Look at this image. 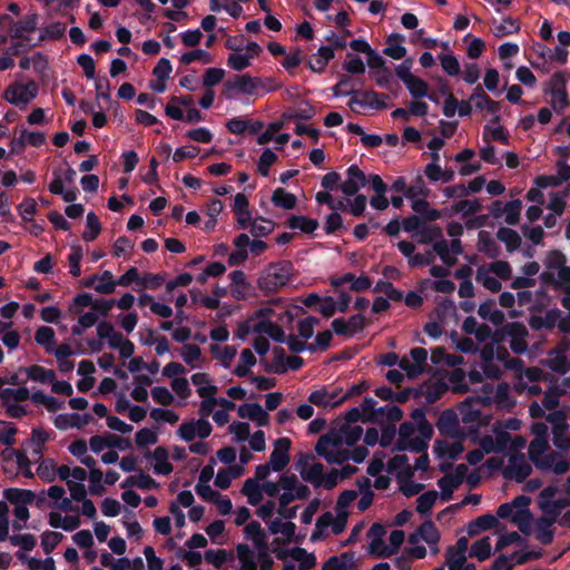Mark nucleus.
Here are the masks:
<instances>
[{
  "mask_svg": "<svg viewBox=\"0 0 570 570\" xmlns=\"http://www.w3.org/2000/svg\"><path fill=\"white\" fill-rule=\"evenodd\" d=\"M532 473L531 465L525 461L522 454H515L510 458V464L504 471V478L514 479L522 483Z\"/></svg>",
  "mask_w": 570,
  "mask_h": 570,
  "instance_id": "obj_8",
  "label": "nucleus"
},
{
  "mask_svg": "<svg viewBox=\"0 0 570 570\" xmlns=\"http://www.w3.org/2000/svg\"><path fill=\"white\" fill-rule=\"evenodd\" d=\"M272 203L278 208L291 210L296 207L297 198L294 194L278 187L273 191Z\"/></svg>",
  "mask_w": 570,
  "mask_h": 570,
  "instance_id": "obj_24",
  "label": "nucleus"
},
{
  "mask_svg": "<svg viewBox=\"0 0 570 570\" xmlns=\"http://www.w3.org/2000/svg\"><path fill=\"white\" fill-rule=\"evenodd\" d=\"M225 76V70L222 68H208L206 69L204 77H203V83L207 88H212L216 85H218Z\"/></svg>",
  "mask_w": 570,
  "mask_h": 570,
  "instance_id": "obj_64",
  "label": "nucleus"
},
{
  "mask_svg": "<svg viewBox=\"0 0 570 570\" xmlns=\"http://www.w3.org/2000/svg\"><path fill=\"white\" fill-rule=\"evenodd\" d=\"M274 362L272 364L265 363V371L268 373L284 374L286 373V353L283 347L275 346L273 348Z\"/></svg>",
  "mask_w": 570,
  "mask_h": 570,
  "instance_id": "obj_34",
  "label": "nucleus"
},
{
  "mask_svg": "<svg viewBox=\"0 0 570 570\" xmlns=\"http://www.w3.org/2000/svg\"><path fill=\"white\" fill-rule=\"evenodd\" d=\"M405 534L402 530H393L390 534V546H386V550L383 552V558H389L399 552Z\"/></svg>",
  "mask_w": 570,
  "mask_h": 570,
  "instance_id": "obj_54",
  "label": "nucleus"
},
{
  "mask_svg": "<svg viewBox=\"0 0 570 570\" xmlns=\"http://www.w3.org/2000/svg\"><path fill=\"white\" fill-rule=\"evenodd\" d=\"M39 14L33 12L26 14L19 21L12 22V28H9V35L12 39H19L23 41H30L27 33H31L38 29Z\"/></svg>",
  "mask_w": 570,
  "mask_h": 570,
  "instance_id": "obj_4",
  "label": "nucleus"
},
{
  "mask_svg": "<svg viewBox=\"0 0 570 570\" xmlns=\"http://www.w3.org/2000/svg\"><path fill=\"white\" fill-rule=\"evenodd\" d=\"M520 31V24L517 20L511 17L503 19V23L495 27L494 35L498 38H502L508 35L518 33Z\"/></svg>",
  "mask_w": 570,
  "mask_h": 570,
  "instance_id": "obj_61",
  "label": "nucleus"
},
{
  "mask_svg": "<svg viewBox=\"0 0 570 570\" xmlns=\"http://www.w3.org/2000/svg\"><path fill=\"white\" fill-rule=\"evenodd\" d=\"M180 355L187 365L195 367V362L200 358L202 350L195 344H184Z\"/></svg>",
  "mask_w": 570,
  "mask_h": 570,
  "instance_id": "obj_59",
  "label": "nucleus"
},
{
  "mask_svg": "<svg viewBox=\"0 0 570 570\" xmlns=\"http://www.w3.org/2000/svg\"><path fill=\"white\" fill-rule=\"evenodd\" d=\"M268 530L273 534L282 533L286 537L287 541H291L296 531V524L292 521L283 522L282 519L276 518L268 524Z\"/></svg>",
  "mask_w": 570,
  "mask_h": 570,
  "instance_id": "obj_37",
  "label": "nucleus"
},
{
  "mask_svg": "<svg viewBox=\"0 0 570 570\" xmlns=\"http://www.w3.org/2000/svg\"><path fill=\"white\" fill-rule=\"evenodd\" d=\"M560 317L561 311L558 308H551L547 311L544 316L532 315L529 320V325L534 331H540L542 328L553 330Z\"/></svg>",
  "mask_w": 570,
  "mask_h": 570,
  "instance_id": "obj_13",
  "label": "nucleus"
},
{
  "mask_svg": "<svg viewBox=\"0 0 570 570\" xmlns=\"http://www.w3.org/2000/svg\"><path fill=\"white\" fill-rule=\"evenodd\" d=\"M476 281L481 283L488 291L492 293L500 292L502 285L500 281L491 275H488L485 272H483L481 268L476 272Z\"/></svg>",
  "mask_w": 570,
  "mask_h": 570,
  "instance_id": "obj_63",
  "label": "nucleus"
},
{
  "mask_svg": "<svg viewBox=\"0 0 570 570\" xmlns=\"http://www.w3.org/2000/svg\"><path fill=\"white\" fill-rule=\"evenodd\" d=\"M292 441L288 438L277 439L274 444V450L269 455V465L275 472L283 471L288 464L291 458L288 451L291 449Z\"/></svg>",
  "mask_w": 570,
  "mask_h": 570,
  "instance_id": "obj_5",
  "label": "nucleus"
},
{
  "mask_svg": "<svg viewBox=\"0 0 570 570\" xmlns=\"http://www.w3.org/2000/svg\"><path fill=\"white\" fill-rule=\"evenodd\" d=\"M554 519L549 518L548 515H542L535 521V539L543 546H549L553 542L554 539V530L552 525L554 524Z\"/></svg>",
  "mask_w": 570,
  "mask_h": 570,
  "instance_id": "obj_11",
  "label": "nucleus"
},
{
  "mask_svg": "<svg viewBox=\"0 0 570 570\" xmlns=\"http://www.w3.org/2000/svg\"><path fill=\"white\" fill-rule=\"evenodd\" d=\"M341 443L342 436L337 432H330L318 439L315 451L317 455L325 459V455L330 452L328 446H338Z\"/></svg>",
  "mask_w": 570,
  "mask_h": 570,
  "instance_id": "obj_28",
  "label": "nucleus"
},
{
  "mask_svg": "<svg viewBox=\"0 0 570 570\" xmlns=\"http://www.w3.org/2000/svg\"><path fill=\"white\" fill-rule=\"evenodd\" d=\"M438 485L441 489V500L448 502L453 498V491L460 487L452 479V474H445L438 480Z\"/></svg>",
  "mask_w": 570,
  "mask_h": 570,
  "instance_id": "obj_48",
  "label": "nucleus"
},
{
  "mask_svg": "<svg viewBox=\"0 0 570 570\" xmlns=\"http://www.w3.org/2000/svg\"><path fill=\"white\" fill-rule=\"evenodd\" d=\"M497 238L505 245L509 253L515 252L522 242L520 235L510 227H500L497 232Z\"/></svg>",
  "mask_w": 570,
  "mask_h": 570,
  "instance_id": "obj_20",
  "label": "nucleus"
},
{
  "mask_svg": "<svg viewBox=\"0 0 570 570\" xmlns=\"http://www.w3.org/2000/svg\"><path fill=\"white\" fill-rule=\"evenodd\" d=\"M505 333L510 341V348L515 354H523L528 348V343L524 337L528 335L527 327L520 322H511L505 324Z\"/></svg>",
  "mask_w": 570,
  "mask_h": 570,
  "instance_id": "obj_6",
  "label": "nucleus"
},
{
  "mask_svg": "<svg viewBox=\"0 0 570 570\" xmlns=\"http://www.w3.org/2000/svg\"><path fill=\"white\" fill-rule=\"evenodd\" d=\"M470 101H474V106L479 110L487 109L494 117L491 119L492 124H499L501 117L498 115L500 110V102L494 101L488 96L481 86H478L473 94L470 96Z\"/></svg>",
  "mask_w": 570,
  "mask_h": 570,
  "instance_id": "obj_7",
  "label": "nucleus"
},
{
  "mask_svg": "<svg viewBox=\"0 0 570 570\" xmlns=\"http://www.w3.org/2000/svg\"><path fill=\"white\" fill-rule=\"evenodd\" d=\"M332 340L333 334L330 330L320 332L315 337V342L308 344V351L312 353L316 352L317 350L325 352L330 348Z\"/></svg>",
  "mask_w": 570,
  "mask_h": 570,
  "instance_id": "obj_53",
  "label": "nucleus"
},
{
  "mask_svg": "<svg viewBox=\"0 0 570 570\" xmlns=\"http://www.w3.org/2000/svg\"><path fill=\"white\" fill-rule=\"evenodd\" d=\"M567 78L566 72L557 71L552 75L549 82V92L552 98H557L558 92H567L566 91Z\"/></svg>",
  "mask_w": 570,
  "mask_h": 570,
  "instance_id": "obj_56",
  "label": "nucleus"
},
{
  "mask_svg": "<svg viewBox=\"0 0 570 570\" xmlns=\"http://www.w3.org/2000/svg\"><path fill=\"white\" fill-rule=\"evenodd\" d=\"M405 37L401 33H391L387 39V46L383 49V53L395 60L403 59L406 56V48L402 45H393V42H403Z\"/></svg>",
  "mask_w": 570,
  "mask_h": 570,
  "instance_id": "obj_17",
  "label": "nucleus"
},
{
  "mask_svg": "<svg viewBox=\"0 0 570 570\" xmlns=\"http://www.w3.org/2000/svg\"><path fill=\"white\" fill-rule=\"evenodd\" d=\"M242 493L247 497L250 505H257L263 500L262 487L254 479H247L242 488Z\"/></svg>",
  "mask_w": 570,
  "mask_h": 570,
  "instance_id": "obj_31",
  "label": "nucleus"
},
{
  "mask_svg": "<svg viewBox=\"0 0 570 570\" xmlns=\"http://www.w3.org/2000/svg\"><path fill=\"white\" fill-rule=\"evenodd\" d=\"M86 220V230L82 233V238L86 242H94L101 232V224L94 212L88 213Z\"/></svg>",
  "mask_w": 570,
  "mask_h": 570,
  "instance_id": "obj_39",
  "label": "nucleus"
},
{
  "mask_svg": "<svg viewBox=\"0 0 570 570\" xmlns=\"http://www.w3.org/2000/svg\"><path fill=\"white\" fill-rule=\"evenodd\" d=\"M570 507V498H559L554 501H543L539 502V508L543 511L546 515L549 518H553L554 522H557L558 517L561 514V511L566 508Z\"/></svg>",
  "mask_w": 570,
  "mask_h": 570,
  "instance_id": "obj_19",
  "label": "nucleus"
},
{
  "mask_svg": "<svg viewBox=\"0 0 570 570\" xmlns=\"http://www.w3.org/2000/svg\"><path fill=\"white\" fill-rule=\"evenodd\" d=\"M89 493L91 495H102L105 493V488L102 485L104 473L101 470H92L89 471Z\"/></svg>",
  "mask_w": 570,
  "mask_h": 570,
  "instance_id": "obj_57",
  "label": "nucleus"
},
{
  "mask_svg": "<svg viewBox=\"0 0 570 570\" xmlns=\"http://www.w3.org/2000/svg\"><path fill=\"white\" fill-rule=\"evenodd\" d=\"M438 499V492L430 490L421 494L416 500V511L422 515H429Z\"/></svg>",
  "mask_w": 570,
  "mask_h": 570,
  "instance_id": "obj_40",
  "label": "nucleus"
},
{
  "mask_svg": "<svg viewBox=\"0 0 570 570\" xmlns=\"http://www.w3.org/2000/svg\"><path fill=\"white\" fill-rule=\"evenodd\" d=\"M522 209V202L520 199H512L505 204V217L504 222L509 226H515L519 224L520 214Z\"/></svg>",
  "mask_w": 570,
  "mask_h": 570,
  "instance_id": "obj_44",
  "label": "nucleus"
},
{
  "mask_svg": "<svg viewBox=\"0 0 570 570\" xmlns=\"http://www.w3.org/2000/svg\"><path fill=\"white\" fill-rule=\"evenodd\" d=\"M263 87V81L259 78L252 77L248 73L235 76L234 79H228L224 82L223 96L226 99H232L228 94L232 90H236L246 95H254L255 90Z\"/></svg>",
  "mask_w": 570,
  "mask_h": 570,
  "instance_id": "obj_3",
  "label": "nucleus"
},
{
  "mask_svg": "<svg viewBox=\"0 0 570 570\" xmlns=\"http://www.w3.org/2000/svg\"><path fill=\"white\" fill-rule=\"evenodd\" d=\"M3 497L14 505H28L35 501L36 494L31 490L9 488L3 491Z\"/></svg>",
  "mask_w": 570,
  "mask_h": 570,
  "instance_id": "obj_15",
  "label": "nucleus"
},
{
  "mask_svg": "<svg viewBox=\"0 0 570 570\" xmlns=\"http://www.w3.org/2000/svg\"><path fill=\"white\" fill-rule=\"evenodd\" d=\"M433 250L440 256L442 262L448 266H453L456 263V258L450 255V246L445 239H440L434 243Z\"/></svg>",
  "mask_w": 570,
  "mask_h": 570,
  "instance_id": "obj_55",
  "label": "nucleus"
},
{
  "mask_svg": "<svg viewBox=\"0 0 570 570\" xmlns=\"http://www.w3.org/2000/svg\"><path fill=\"white\" fill-rule=\"evenodd\" d=\"M412 209L420 214L423 222H434L441 217V213L438 209L430 208V204L425 199L413 200Z\"/></svg>",
  "mask_w": 570,
  "mask_h": 570,
  "instance_id": "obj_30",
  "label": "nucleus"
},
{
  "mask_svg": "<svg viewBox=\"0 0 570 570\" xmlns=\"http://www.w3.org/2000/svg\"><path fill=\"white\" fill-rule=\"evenodd\" d=\"M403 83L405 85V87L407 88L413 98L419 99L429 96L428 83L423 79L414 75Z\"/></svg>",
  "mask_w": 570,
  "mask_h": 570,
  "instance_id": "obj_38",
  "label": "nucleus"
},
{
  "mask_svg": "<svg viewBox=\"0 0 570 570\" xmlns=\"http://www.w3.org/2000/svg\"><path fill=\"white\" fill-rule=\"evenodd\" d=\"M37 344L45 347L46 352L51 354L56 344L55 331L49 326H40L35 334Z\"/></svg>",
  "mask_w": 570,
  "mask_h": 570,
  "instance_id": "obj_32",
  "label": "nucleus"
},
{
  "mask_svg": "<svg viewBox=\"0 0 570 570\" xmlns=\"http://www.w3.org/2000/svg\"><path fill=\"white\" fill-rule=\"evenodd\" d=\"M63 539V534L57 531H45L41 535V547L45 553H51Z\"/></svg>",
  "mask_w": 570,
  "mask_h": 570,
  "instance_id": "obj_49",
  "label": "nucleus"
},
{
  "mask_svg": "<svg viewBox=\"0 0 570 570\" xmlns=\"http://www.w3.org/2000/svg\"><path fill=\"white\" fill-rule=\"evenodd\" d=\"M66 24L63 22L57 21L48 24L47 27L41 29L39 35L38 43L47 41V40H59L65 36Z\"/></svg>",
  "mask_w": 570,
  "mask_h": 570,
  "instance_id": "obj_33",
  "label": "nucleus"
},
{
  "mask_svg": "<svg viewBox=\"0 0 570 570\" xmlns=\"http://www.w3.org/2000/svg\"><path fill=\"white\" fill-rule=\"evenodd\" d=\"M18 212L24 222H32L37 214V203L33 198L26 197L19 205Z\"/></svg>",
  "mask_w": 570,
  "mask_h": 570,
  "instance_id": "obj_58",
  "label": "nucleus"
},
{
  "mask_svg": "<svg viewBox=\"0 0 570 570\" xmlns=\"http://www.w3.org/2000/svg\"><path fill=\"white\" fill-rule=\"evenodd\" d=\"M236 551L240 562V570H257L254 551L246 543L237 544Z\"/></svg>",
  "mask_w": 570,
  "mask_h": 570,
  "instance_id": "obj_27",
  "label": "nucleus"
},
{
  "mask_svg": "<svg viewBox=\"0 0 570 570\" xmlns=\"http://www.w3.org/2000/svg\"><path fill=\"white\" fill-rule=\"evenodd\" d=\"M196 60H202L204 63L212 62V55L203 49H196L183 53L180 62L184 65H190Z\"/></svg>",
  "mask_w": 570,
  "mask_h": 570,
  "instance_id": "obj_62",
  "label": "nucleus"
},
{
  "mask_svg": "<svg viewBox=\"0 0 570 570\" xmlns=\"http://www.w3.org/2000/svg\"><path fill=\"white\" fill-rule=\"evenodd\" d=\"M464 446L461 442L456 441L452 444H448L445 441H436L434 444V451L438 456L448 455L450 459L455 460L463 452Z\"/></svg>",
  "mask_w": 570,
  "mask_h": 570,
  "instance_id": "obj_29",
  "label": "nucleus"
},
{
  "mask_svg": "<svg viewBox=\"0 0 570 570\" xmlns=\"http://www.w3.org/2000/svg\"><path fill=\"white\" fill-rule=\"evenodd\" d=\"M244 531L246 538L252 539L255 546H261L263 541H266V534L258 521L247 523Z\"/></svg>",
  "mask_w": 570,
  "mask_h": 570,
  "instance_id": "obj_52",
  "label": "nucleus"
},
{
  "mask_svg": "<svg viewBox=\"0 0 570 570\" xmlns=\"http://www.w3.org/2000/svg\"><path fill=\"white\" fill-rule=\"evenodd\" d=\"M20 371H26L28 374V379L43 384L52 383L56 380L55 371L45 368L41 365H31L27 368H20Z\"/></svg>",
  "mask_w": 570,
  "mask_h": 570,
  "instance_id": "obj_23",
  "label": "nucleus"
},
{
  "mask_svg": "<svg viewBox=\"0 0 570 570\" xmlns=\"http://www.w3.org/2000/svg\"><path fill=\"white\" fill-rule=\"evenodd\" d=\"M544 265L548 269L559 271L567 265V256L559 249H551L546 255Z\"/></svg>",
  "mask_w": 570,
  "mask_h": 570,
  "instance_id": "obj_45",
  "label": "nucleus"
},
{
  "mask_svg": "<svg viewBox=\"0 0 570 570\" xmlns=\"http://www.w3.org/2000/svg\"><path fill=\"white\" fill-rule=\"evenodd\" d=\"M453 212L462 213L463 217L476 214L481 210L482 205L479 199H462L453 205Z\"/></svg>",
  "mask_w": 570,
  "mask_h": 570,
  "instance_id": "obj_43",
  "label": "nucleus"
},
{
  "mask_svg": "<svg viewBox=\"0 0 570 570\" xmlns=\"http://www.w3.org/2000/svg\"><path fill=\"white\" fill-rule=\"evenodd\" d=\"M324 466L322 463H313L307 469H301V476L304 481L314 483L316 487L321 485Z\"/></svg>",
  "mask_w": 570,
  "mask_h": 570,
  "instance_id": "obj_46",
  "label": "nucleus"
},
{
  "mask_svg": "<svg viewBox=\"0 0 570 570\" xmlns=\"http://www.w3.org/2000/svg\"><path fill=\"white\" fill-rule=\"evenodd\" d=\"M335 52L333 50V47H326L321 46L317 50V58L315 59V62L309 61L308 68L316 73L324 72L326 66L328 62L334 59Z\"/></svg>",
  "mask_w": 570,
  "mask_h": 570,
  "instance_id": "obj_21",
  "label": "nucleus"
},
{
  "mask_svg": "<svg viewBox=\"0 0 570 570\" xmlns=\"http://www.w3.org/2000/svg\"><path fill=\"white\" fill-rule=\"evenodd\" d=\"M362 97V107H371L376 110H381L386 108L385 100L389 99V96L386 94H379L374 90H358V92Z\"/></svg>",
  "mask_w": 570,
  "mask_h": 570,
  "instance_id": "obj_22",
  "label": "nucleus"
},
{
  "mask_svg": "<svg viewBox=\"0 0 570 570\" xmlns=\"http://www.w3.org/2000/svg\"><path fill=\"white\" fill-rule=\"evenodd\" d=\"M291 557L298 561L299 570H309L316 564V557L313 553H308L304 548L295 547L291 550Z\"/></svg>",
  "mask_w": 570,
  "mask_h": 570,
  "instance_id": "obj_35",
  "label": "nucleus"
},
{
  "mask_svg": "<svg viewBox=\"0 0 570 570\" xmlns=\"http://www.w3.org/2000/svg\"><path fill=\"white\" fill-rule=\"evenodd\" d=\"M294 275V265L291 261L272 263L258 278V287L264 293L276 292L288 284Z\"/></svg>",
  "mask_w": 570,
  "mask_h": 570,
  "instance_id": "obj_1",
  "label": "nucleus"
},
{
  "mask_svg": "<svg viewBox=\"0 0 570 570\" xmlns=\"http://www.w3.org/2000/svg\"><path fill=\"white\" fill-rule=\"evenodd\" d=\"M239 417L254 421L258 426H266L269 422L268 413L259 403H245L238 406Z\"/></svg>",
  "mask_w": 570,
  "mask_h": 570,
  "instance_id": "obj_9",
  "label": "nucleus"
},
{
  "mask_svg": "<svg viewBox=\"0 0 570 570\" xmlns=\"http://www.w3.org/2000/svg\"><path fill=\"white\" fill-rule=\"evenodd\" d=\"M83 256V250L80 245H71L70 253L68 255L69 273L73 277H78L81 274L80 262Z\"/></svg>",
  "mask_w": 570,
  "mask_h": 570,
  "instance_id": "obj_41",
  "label": "nucleus"
},
{
  "mask_svg": "<svg viewBox=\"0 0 570 570\" xmlns=\"http://www.w3.org/2000/svg\"><path fill=\"white\" fill-rule=\"evenodd\" d=\"M478 249L489 258H497L501 253L500 246L484 230L479 233Z\"/></svg>",
  "mask_w": 570,
  "mask_h": 570,
  "instance_id": "obj_26",
  "label": "nucleus"
},
{
  "mask_svg": "<svg viewBox=\"0 0 570 570\" xmlns=\"http://www.w3.org/2000/svg\"><path fill=\"white\" fill-rule=\"evenodd\" d=\"M38 95V86L31 80L23 85L20 82L11 83L3 92V98L14 106H27Z\"/></svg>",
  "mask_w": 570,
  "mask_h": 570,
  "instance_id": "obj_2",
  "label": "nucleus"
},
{
  "mask_svg": "<svg viewBox=\"0 0 570 570\" xmlns=\"http://www.w3.org/2000/svg\"><path fill=\"white\" fill-rule=\"evenodd\" d=\"M440 434L444 436H455L459 431V419L453 410H444L436 422Z\"/></svg>",
  "mask_w": 570,
  "mask_h": 570,
  "instance_id": "obj_10",
  "label": "nucleus"
},
{
  "mask_svg": "<svg viewBox=\"0 0 570 570\" xmlns=\"http://www.w3.org/2000/svg\"><path fill=\"white\" fill-rule=\"evenodd\" d=\"M498 523H499L498 518L494 517L493 514H491V513L482 514V515L478 517L476 519L472 520L468 524V529H466L468 534L470 537H475V535L480 534L482 531H488V530L495 528L498 525Z\"/></svg>",
  "mask_w": 570,
  "mask_h": 570,
  "instance_id": "obj_14",
  "label": "nucleus"
},
{
  "mask_svg": "<svg viewBox=\"0 0 570 570\" xmlns=\"http://www.w3.org/2000/svg\"><path fill=\"white\" fill-rule=\"evenodd\" d=\"M439 60L444 72L451 77L460 73V63L453 53L440 55Z\"/></svg>",
  "mask_w": 570,
  "mask_h": 570,
  "instance_id": "obj_51",
  "label": "nucleus"
},
{
  "mask_svg": "<svg viewBox=\"0 0 570 570\" xmlns=\"http://www.w3.org/2000/svg\"><path fill=\"white\" fill-rule=\"evenodd\" d=\"M277 159V155L271 148L264 149L257 163L258 173L262 176L267 177L269 175L271 166L275 164Z\"/></svg>",
  "mask_w": 570,
  "mask_h": 570,
  "instance_id": "obj_47",
  "label": "nucleus"
},
{
  "mask_svg": "<svg viewBox=\"0 0 570 570\" xmlns=\"http://www.w3.org/2000/svg\"><path fill=\"white\" fill-rule=\"evenodd\" d=\"M53 180L49 184L48 189L53 195H60L66 203H73L79 194V190L75 187L71 189H65L60 174L53 171Z\"/></svg>",
  "mask_w": 570,
  "mask_h": 570,
  "instance_id": "obj_16",
  "label": "nucleus"
},
{
  "mask_svg": "<svg viewBox=\"0 0 570 570\" xmlns=\"http://www.w3.org/2000/svg\"><path fill=\"white\" fill-rule=\"evenodd\" d=\"M532 521L533 515L529 509H519L511 518V522L525 535H530L532 532Z\"/></svg>",
  "mask_w": 570,
  "mask_h": 570,
  "instance_id": "obj_25",
  "label": "nucleus"
},
{
  "mask_svg": "<svg viewBox=\"0 0 570 570\" xmlns=\"http://www.w3.org/2000/svg\"><path fill=\"white\" fill-rule=\"evenodd\" d=\"M320 324V318L316 316H306L297 323L298 336L304 341L309 340L314 335V328Z\"/></svg>",
  "mask_w": 570,
  "mask_h": 570,
  "instance_id": "obj_42",
  "label": "nucleus"
},
{
  "mask_svg": "<svg viewBox=\"0 0 570 570\" xmlns=\"http://www.w3.org/2000/svg\"><path fill=\"white\" fill-rule=\"evenodd\" d=\"M491 556V540L489 537H483L473 542L470 549V557L476 558L479 561H484Z\"/></svg>",
  "mask_w": 570,
  "mask_h": 570,
  "instance_id": "obj_36",
  "label": "nucleus"
},
{
  "mask_svg": "<svg viewBox=\"0 0 570 570\" xmlns=\"http://www.w3.org/2000/svg\"><path fill=\"white\" fill-rule=\"evenodd\" d=\"M417 235L420 236L419 243L430 244L442 236V229L436 225H423Z\"/></svg>",
  "mask_w": 570,
  "mask_h": 570,
  "instance_id": "obj_60",
  "label": "nucleus"
},
{
  "mask_svg": "<svg viewBox=\"0 0 570 570\" xmlns=\"http://www.w3.org/2000/svg\"><path fill=\"white\" fill-rule=\"evenodd\" d=\"M420 537L428 544H436L440 541V532L433 521H424L417 529L416 533L409 537L410 543H416Z\"/></svg>",
  "mask_w": 570,
  "mask_h": 570,
  "instance_id": "obj_12",
  "label": "nucleus"
},
{
  "mask_svg": "<svg viewBox=\"0 0 570 570\" xmlns=\"http://www.w3.org/2000/svg\"><path fill=\"white\" fill-rule=\"evenodd\" d=\"M99 283L95 286V291L100 294H111L116 288V281L112 279V273L110 271H105L102 274L98 275Z\"/></svg>",
  "mask_w": 570,
  "mask_h": 570,
  "instance_id": "obj_50",
  "label": "nucleus"
},
{
  "mask_svg": "<svg viewBox=\"0 0 570 570\" xmlns=\"http://www.w3.org/2000/svg\"><path fill=\"white\" fill-rule=\"evenodd\" d=\"M286 226L291 229H299L305 234H312L318 228V222L306 216L292 215L287 219Z\"/></svg>",
  "mask_w": 570,
  "mask_h": 570,
  "instance_id": "obj_18",
  "label": "nucleus"
}]
</instances>
